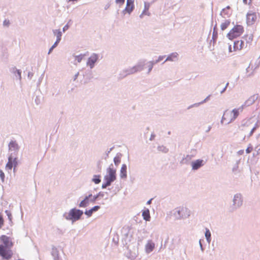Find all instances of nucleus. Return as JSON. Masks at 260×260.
<instances>
[{
    "instance_id": "obj_18",
    "label": "nucleus",
    "mask_w": 260,
    "mask_h": 260,
    "mask_svg": "<svg viewBox=\"0 0 260 260\" xmlns=\"http://www.w3.org/2000/svg\"><path fill=\"white\" fill-rule=\"evenodd\" d=\"M9 150L11 151H17L19 147L17 143L15 141H11L9 145Z\"/></svg>"
},
{
    "instance_id": "obj_2",
    "label": "nucleus",
    "mask_w": 260,
    "mask_h": 260,
    "mask_svg": "<svg viewBox=\"0 0 260 260\" xmlns=\"http://www.w3.org/2000/svg\"><path fill=\"white\" fill-rule=\"evenodd\" d=\"M243 108L240 107L239 108H235L230 111L226 110L224 111L221 122L223 124H229L234 121L239 116L240 112H242Z\"/></svg>"
},
{
    "instance_id": "obj_13",
    "label": "nucleus",
    "mask_w": 260,
    "mask_h": 260,
    "mask_svg": "<svg viewBox=\"0 0 260 260\" xmlns=\"http://www.w3.org/2000/svg\"><path fill=\"white\" fill-rule=\"evenodd\" d=\"M203 165V160L202 159H197L191 162L192 169L197 170Z\"/></svg>"
},
{
    "instance_id": "obj_35",
    "label": "nucleus",
    "mask_w": 260,
    "mask_h": 260,
    "mask_svg": "<svg viewBox=\"0 0 260 260\" xmlns=\"http://www.w3.org/2000/svg\"><path fill=\"white\" fill-rule=\"evenodd\" d=\"M0 177L2 181H4L5 179V174L2 170H0Z\"/></svg>"
},
{
    "instance_id": "obj_21",
    "label": "nucleus",
    "mask_w": 260,
    "mask_h": 260,
    "mask_svg": "<svg viewBox=\"0 0 260 260\" xmlns=\"http://www.w3.org/2000/svg\"><path fill=\"white\" fill-rule=\"evenodd\" d=\"M121 155L117 154L114 158V162L116 166H118L119 164L121 162Z\"/></svg>"
},
{
    "instance_id": "obj_4",
    "label": "nucleus",
    "mask_w": 260,
    "mask_h": 260,
    "mask_svg": "<svg viewBox=\"0 0 260 260\" xmlns=\"http://www.w3.org/2000/svg\"><path fill=\"white\" fill-rule=\"evenodd\" d=\"M244 32V27L241 25H236L227 34L230 40H233L240 36Z\"/></svg>"
},
{
    "instance_id": "obj_9",
    "label": "nucleus",
    "mask_w": 260,
    "mask_h": 260,
    "mask_svg": "<svg viewBox=\"0 0 260 260\" xmlns=\"http://www.w3.org/2000/svg\"><path fill=\"white\" fill-rule=\"evenodd\" d=\"M98 196H92V194H89L86 197L84 200L82 201L79 204L80 207H85L89 204V201L94 202L98 198Z\"/></svg>"
},
{
    "instance_id": "obj_48",
    "label": "nucleus",
    "mask_w": 260,
    "mask_h": 260,
    "mask_svg": "<svg viewBox=\"0 0 260 260\" xmlns=\"http://www.w3.org/2000/svg\"><path fill=\"white\" fill-rule=\"evenodd\" d=\"M254 97H255V95H253L252 97L251 98H252L253 101L254 100Z\"/></svg>"
},
{
    "instance_id": "obj_29",
    "label": "nucleus",
    "mask_w": 260,
    "mask_h": 260,
    "mask_svg": "<svg viewBox=\"0 0 260 260\" xmlns=\"http://www.w3.org/2000/svg\"><path fill=\"white\" fill-rule=\"evenodd\" d=\"M253 150L252 146L251 144H249L248 147L246 149V152L247 153H250Z\"/></svg>"
},
{
    "instance_id": "obj_3",
    "label": "nucleus",
    "mask_w": 260,
    "mask_h": 260,
    "mask_svg": "<svg viewBox=\"0 0 260 260\" xmlns=\"http://www.w3.org/2000/svg\"><path fill=\"white\" fill-rule=\"evenodd\" d=\"M116 179V170L113 167V165H110L107 169V174L104 177V182L102 184V188H105L110 186L112 182Z\"/></svg>"
},
{
    "instance_id": "obj_20",
    "label": "nucleus",
    "mask_w": 260,
    "mask_h": 260,
    "mask_svg": "<svg viewBox=\"0 0 260 260\" xmlns=\"http://www.w3.org/2000/svg\"><path fill=\"white\" fill-rule=\"evenodd\" d=\"M230 21L229 20H226L221 24L220 27L222 30L226 29L230 24Z\"/></svg>"
},
{
    "instance_id": "obj_45",
    "label": "nucleus",
    "mask_w": 260,
    "mask_h": 260,
    "mask_svg": "<svg viewBox=\"0 0 260 260\" xmlns=\"http://www.w3.org/2000/svg\"><path fill=\"white\" fill-rule=\"evenodd\" d=\"M151 200H149V201L147 202V204H150L151 203Z\"/></svg>"
},
{
    "instance_id": "obj_16",
    "label": "nucleus",
    "mask_w": 260,
    "mask_h": 260,
    "mask_svg": "<svg viewBox=\"0 0 260 260\" xmlns=\"http://www.w3.org/2000/svg\"><path fill=\"white\" fill-rule=\"evenodd\" d=\"M127 167L125 164H123L121 168L120 176L121 178H126L127 177Z\"/></svg>"
},
{
    "instance_id": "obj_15",
    "label": "nucleus",
    "mask_w": 260,
    "mask_h": 260,
    "mask_svg": "<svg viewBox=\"0 0 260 260\" xmlns=\"http://www.w3.org/2000/svg\"><path fill=\"white\" fill-rule=\"evenodd\" d=\"M154 247L155 244L151 241H149L145 246V250L146 252L149 253L151 252L154 249Z\"/></svg>"
},
{
    "instance_id": "obj_32",
    "label": "nucleus",
    "mask_w": 260,
    "mask_h": 260,
    "mask_svg": "<svg viewBox=\"0 0 260 260\" xmlns=\"http://www.w3.org/2000/svg\"><path fill=\"white\" fill-rule=\"evenodd\" d=\"M4 224V220L2 215L0 214V229H1Z\"/></svg>"
},
{
    "instance_id": "obj_5",
    "label": "nucleus",
    "mask_w": 260,
    "mask_h": 260,
    "mask_svg": "<svg viewBox=\"0 0 260 260\" xmlns=\"http://www.w3.org/2000/svg\"><path fill=\"white\" fill-rule=\"evenodd\" d=\"M174 214L177 218H186L189 216L190 211L186 207H179L175 209Z\"/></svg>"
},
{
    "instance_id": "obj_34",
    "label": "nucleus",
    "mask_w": 260,
    "mask_h": 260,
    "mask_svg": "<svg viewBox=\"0 0 260 260\" xmlns=\"http://www.w3.org/2000/svg\"><path fill=\"white\" fill-rule=\"evenodd\" d=\"M92 213L93 212L92 211L91 209H90L88 211H86L85 212V214H86L88 216H91Z\"/></svg>"
},
{
    "instance_id": "obj_36",
    "label": "nucleus",
    "mask_w": 260,
    "mask_h": 260,
    "mask_svg": "<svg viewBox=\"0 0 260 260\" xmlns=\"http://www.w3.org/2000/svg\"><path fill=\"white\" fill-rule=\"evenodd\" d=\"M100 208V207L99 206H95L93 207V208H92L91 209L92 211L93 212H95V211H98Z\"/></svg>"
},
{
    "instance_id": "obj_50",
    "label": "nucleus",
    "mask_w": 260,
    "mask_h": 260,
    "mask_svg": "<svg viewBox=\"0 0 260 260\" xmlns=\"http://www.w3.org/2000/svg\"><path fill=\"white\" fill-rule=\"evenodd\" d=\"M224 11H225V9H223L222 10V13H224Z\"/></svg>"
},
{
    "instance_id": "obj_39",
    "label": "nucleus",
    "mask_w": 260,
    "mask_h": 260,
    "mask_svg": "<svg viewBox=\"0 0 260 260\" xmlns=\"http://www.w3.org/2000/svg\"><path fill=\"white\" fill-rule=\"evenodd\" d=\"M60 41H58L56 40V42L54 43V44L52 46V48H55L57 46V45H58V43Z\"/></svg>"
},
{
    "instance_id": "obj_1",
    "label": "nucleus",
    "mask_w": 260,
    "mask_h": 260,
    "mask_svg": "<svg viewBox=\"0 0 260 260\" xmlns=\"http://www.w3.org/2000/svg\"><path fill=\"white\" fill-rule=\"evenodd\" d=\"M14 242L11 237L5 235L0 236V256L4 259L9 260L13 257V252L11 248Z\"/></svg>"
},
{
    "instance_id": "obj_12",
    "label": "nucleus",
    "mask_w": 260,
    "mask_h": 260,
    "mask_svg": "<svg viewBox=\"0 0 260 260\" xmlns=\"http://www.w3.org/2000/svg\"><path fill=\"white\" fill-rule=\"evenodd\" d=\"M252 124L251 120L250 118L244 120L243 123L240 126V129L242 131H245L247 128L248 127Z\"/></svg>"
},
{
    "instance_id": "obj_19",
    "label": "nucleus",
    "mask_w": 260,
    "mask_h": 260,
    "mask_svg": "<svg viewBox=\"0 0 260 260\" xmlns=\"http://www.w3.org/2000/svg\"><path fill=\"white\" fill-rule=\"evenodd\" d=\"M142 216L146 221H149L150 219L149 210L148 209L145 210L143 211Z\"/></svg>"
},
{
    "instance_id": "obj_22",
    "label": "nucleus",
    "mask_w": 260,
    "mask_h": 260,
    "mask_svg": "<svg viewBox=\"0 0 260 260\" xmlns=\"http://www.w3.org/2000/svg\"><path fill=\"white\" fill-rule=\"evenodd\" d=\"M177 55L178 54L176 53H172L167 58L165 61L167 60L173 61L174 59L177 58Z\"/></svg>"
},
{
    "instance_id": "obj_26",
    "label": "nucleus",
    "mask_w": 260,
    "mask_h": 260,
    "mask_svg": "<svg viewBox=\"0 0 260 260\" xmlns=\"http://www.w3.org/2000/svg\"><path fill=\"white\" fill-rule=\"evenodd\" d=\"M205 236L208 242L210 241L211 233L209 230L207 229L205 233Z\"/></svg>"
},
{
    "instance_id": "obj_37",
    "label": "nucleus",
    "mask_w": 260,
    "mask_h": 260,
    "mask_svg": "<svg viewBox=\"0 0 260 260\" xmlns=\"http://www.w3.org/2000/svg\"><path fill=\"white\" fill-rule=\"evenodd\" d=\"M6 213H7L10 220H12V215H11V214L10 213V212L9 211L7 210V211H6Z\"/></svg>"
},
{
    "instance_id": "obj_27",
    "label": "nucleus",
    "mask_w": 260,
    "mask_h": 260,
    "mask_svg": "<svg viewBox=\"0 0 260 260\" xmlns=\"http://www.w3.org/2000/svg\"><path fill=\"white\" fill-rule=\"evenodd\" d=\"M142 69V68H141L140 66H138L137 67H135L133 69V71L131 72V73H133L136 72L138 71H140Z\"/></svg>"
},
{
    "instance_id": "obj_7",
    "label": "nucleus",
    "mask_w": 260,
    "mask_h": 260,
    "mask_svg": "<svg viewBox=\"0 0 260 260\" xmlns=\"http://www.w3.org/2000/svg\"><path fill=\"white\" fill-rule=\"evenodd\" d=\"M83 214V212L80 210L73 209L70 210L69 213L68 219L72 220L73 221H76L80 219V217Z\"/></svg>"
},
{
    "instance_id": "obj_40",
    "label": "nucleus",
    "mask_w": 260,
    "mask_h": 260,
    "mask_svg": "<svg viewBox=\"0 0 260 260\" xmlns=\"http://www.w3.org/2000/svg\"><path fill=\"white\" fill-rule=\"evenodd\" d=\"M243 2L246 4H250L251 3L252 0H243Z\"/></svg>"
},
{
    "instance_id": "obj_24",
    "label": "nucleus",
    "mask_w": 260,
    "mask_h": 260,
    "mask_svg": "<svg viewBox=\"0 0 260 260\" xmlns=\"http://www.w3.org/2000/svg\"><path fill=\"white\" fill-rule=\"evenodd\" d=\"M92 181L95 184H99L101 182L100 176V175H94L92 179Z\"/></svg>"
},
{
    "instance_id": "obj_30",
    "label": "nucleus",
    "mask_w": 260,
    "mask_h": 260,
    "mask_svg": "<svg viewBox=\"0 0 260 260\" xmlns=\"http://www.w3.org/2000/svg\"><path fill=\"white\" fill-rule=\"evenodd\" d=\"M125 0H115V3L119 6H122L124 3Z\"/></svg>"
},
{
    "instance_id": "obj_10",
    "label": "nucleus",
    "mask_w": 260,
    "mask_h": 260,
    "mask_svg": "<svg viewBox=\"0 0 260 260\" xmlns=\"http://www.w3.org/2000/svg\"><path fill=\"white\" fill-rule=\"evenodd\" d=\"M134 8V0H127L126 7L123 11V13L124 14L127 13L130 14Z\"/></svg>"
},
{
    "instance_id": "obj_31",
    "label": "nucleus",
    "mask_w": 260,
    "mask_h": 260,
    "mask_svg": "<svg viewBox=\"0 0 260 260\" xmlns=\"http://www.w3.org/2000/svg\"><path fill=\"white\" fill-rule=\"evenodd\" d=\"M155 64L153 61H150L149 62V65H148V67H149V71L148 72H150L151 71V70H152L153 67V65Z\"/></svg>"
},
{
    "instance_id": "obj_41",
    "label": "nucleus",
    "mask_w": 260,
    "mask_h": 260,
    "mask_svg": "<svg viewBox=\"0 0 260 260\" xmlns=\"http://www.w3.org/2000/svg\"><path fill=\"white\" fill-rule=\"evenodd\" d=\"M9 21H7V20H5L4 22V24L5 25H8L9 24Z\"/></svg>"
},
{
    "instance_id": "obj_47",
    "label": "nucleus",
    "mask_w": 260,
    "mask_h": 260,
    "mask_svg": "<svg viewBox=\"0 0 260 260\" xmlns=\"http://www.w3.org/2000/svg\"><path fill=\"white\" fill-rule=\"evenodd\" d=\"M66 28H68V27H66V26H65L63 27V31H64V30H65V29H66Z\"/></svg>"
},
{
    "instance_id": "obj_44",
    "label": "nucleus",
    "mask_w": 260,
    "mask_h": 260,
    "mask_svg": "<svg viewBox=\"0 0 260 260\" xmlns=\"http://www.w3.org/2000/svg\"><path fill=\"white\" fill-rule=\"evenodd\" d=\"M231 49H232L231 45H230V46H229V50H230V52H231V51H232Z\"/></svg>"
},
{
    "instance_id": "obj_14",
    "label": "nucleus",
    "mask_w": 260,
    "mask_h": 260,
    "mask_svg": "<svg viewBox=\"0 0 260 260\" xmlns=\"http://www.w3.org/2000/svg\"><path fill=\"white\" fill-rule=\"evenodd\" d=\"M98 59V56L93 54H92L89 58L87 61V65L89 66L91 68H92L95 62Z\"/></svg>"
},
{
    "instance_id": "obj_23",
    "label": "nucleus",
    "mask_w": 260,
    "mask_h": 260,
    "mask_svg": "<svg viewBox=\"0 0 260 260\" xmlns=\"http://www.w3.org/2000/svg\"><path fill=\"white\" fill-rule=\"evenodd\" d=\"M54 35L56 36L57 40L60 41L61 37V32L58 30H55L54 31Z\"/></svg>"
},
{
    "instance_id": "obj_43",
    "label": "nucleus",
    "mask_w": 260,
    "mask_h": 260,
    "mask_svg": "<svg viewBox=\"0 0 260 260\" xmlns=\"http://www.w3.org/2000/svg\"><path fill=\"white\" fill-rule=\"evenodd\" d=\"M244 150H242L239 151V154H242L243 153Z\"/></svg>"
},
{
    "instance_id": "obj_33",
    "label": "nucleus",
    "mask_w": 260,
    "mask_h": 260,
    "mask_svg": "<svg viewBox=\"0 0 260 260\" xmlns=\"http://www.w3.org/2000/svg\"><path fill=\"white\" fill-rule=\"evenodd\" d=\"M258 127V125L256 124L251 130L250 133H249V136H251L253 135L254 132L255 131V129Z\"/></svg>"
},
{
    "instance_id": "obj_28",
    "label": "nucleus",
    "mask_w": 260,
    "mask_h": 260,
    "mask_svg": "<svg viewBox=\"0 0 260 260\" xmlns=\"http://www.w3.org/2000/svg\"><path fill=\"white\" fill-rule=\"evenodd\" d=\"M149 8V4L148 3H145V9L143 12L142 13V15L144 14L145 13H146Z\"/></svg>"
},
{
    "instance_id": "obj_8",
    "label": "nucleus",
    "mask_w": 260,
    "mask_h": 260,
    "mask_svg": "<svg viewBox=\"0 0 260 260\" xmlns=\"http://www.w3.org/2000/svg\"><path fill=\"white\" fill-rule=\"evenodd\" d=\"M18 165L17 158L15 157L13 158L12 155H10L8 158V161L6 165V169L8 170H11L13 167V171L15 172L16 167Z\"/></svg>"
},
{
    "instance_id": "obj_11",
    "label": "nucleus",
    "mask_w": 260,
    "mask_h": 260,
    "mask_svg": "<svg viewBox=\"0 0 260 260\" xmlns=\"http://www.w3.org/2000/svg\"><path fill=\"white\" fill-rule=\"evenodd\" d=\"M257 20V16L255 13L249 12L247 14V23L248 25L254 24Z\"/></svg>"
},
{
    "instance_id": "obj_51",
    "label": "nucleus",
    "mask_w": 260,
    "mask_h": 260,
    "mask_svg": "<svg viewBox=\"0 0 260 260\" xmlns=\"http://www.w3.org/2000/svg\"><path fill=\"white\" fill-rule=\"evenodd\" d=\"M226 8H227V9H229L230 8V7L229 6H228V7H226Z\"/></svg>"
},
{
    "instance_id": "obj_6",
    "label": "nucleus",
    "mask_w": 260,
    "mask_h": 260,
    "mask_svg": "<svg viewBox=\"0 0 260 260\" xmlns=\"http://www.w3.org/2000/svg\"><path fill=\"white\" fill-rule=\"evenodd\" d=\"M260 66V60L251 62L246 69V76L249 77L253 75Z\"/></svg>"
},
{
    "instance_id": "obj_42",
    "label": "nucleus",
    "mask_w": 260,
    "mask_h": 260,
    "mask_svg": "<svg viewBox=\"0 0 260 260\" xmlns=\"http://www.w3.org/2000/svg\"><path fill=\"white\" fill-rule=\"evenodd\" d=\"M54 48H52V46L50 48V49H49V52L48 53H50L51 52V51L53 50V49H54Z\"/></svg>"
},
{
    "instance_id": "obj_17",
    "label": "nucleus",
    "mask_w": 260,
    "mask_h": 260,
    "mask_svg": "<svg viewBox=\"0 0 260 260\" xmlns=\"http://www.w3.org/2000/svg\"><path fill=\"white\" fill-rule=\"evenodd\" d=\"M244 46V42L242 40L237 41L234 43V48L235 50H241Z\"/></svg>"
},
{
    "instance_id": "obj_49",
    "label": "nucleus",
    "mask_w": 260,
    "mask_h": 260,
    "mask_svg": "<svg viewBox=\"0 0 260 260\" xmlns=\"http://www.w3.org/2000/svg\"><path fill=\"white\" fill-rule=\"evenodd\" d=\"M228 84H229V83H226V86H225V88L224 89V90H225V89L226 88V86L228 85Z\"/></svg>"
},
{
    "instance_id": "obj_46",
    "label": "nucleus",
    "mask_w": 260,
    "mask_h": 260,
    "mask_svg": "<svg viewBox=\"0 0 260 260\" xmlns=\"http://www.w3.org/2000/svg\"><path fill=\"white\" fill-rule=\"evenodd\" d=\"M66 28H68V27H66V26H65L63 27V31H64V30H65V29H66Z\"/></svg>"
},
{
    "instance_id": "obj_38",
    "label": "nucleus",
    "mask_w": 260,
    "mask_h": 260,
    "mask_svg": "<svg viewBox=\"0 0 260 260\" xmlns=\"http://www.w3.org/2000/svg\"><path fill=\"white\" fill-rule=\"evenodd\" d=\"M163 58H164V56H159L157 60H156L155 61H154V62L155 63H157V62H158L160 60H162Z\"/></svg>"
},
{
    "instance_id": "obj_25",
    "label": "nucleus",
    "mask_w": 260,
    "mask_h": 260,
    "mask_svg": "<svg viewBox=\"0 0 260 260\" xmlns=\"http://www.w3.org/2000/svg\"><path fill=\"white\" fill-rule=\"evenodd\" d=\"M84 56V54H80L79 55L76 56L75 60H77L78 62H80L81 60L83 59Z\"/></svg>"
}]
</instances>
